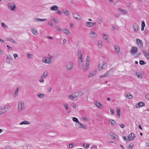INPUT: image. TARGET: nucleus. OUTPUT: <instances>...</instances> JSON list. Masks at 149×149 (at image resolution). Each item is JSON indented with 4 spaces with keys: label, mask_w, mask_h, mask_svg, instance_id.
Here are the masks:
<instances>
[{
    "label": "nucleus",
    "mask_w": 149,
    "mask_h": 149,
    "mask_svg": "<svg viewBox=\"0 0 149 149\" xmlns=\"http://www.w3.org/2000/svg\"><path fill=\"white\" fill-rule=\"evenodd\" d=\"M74 64L72 62L70 61L67 63L66 65V69L68 71H70L72 69Z\"/></svg>",
    "instance_id": "f03ea898"
},
{
    "label": "nucleus",
    "mask_w": 149,
    "mask_h": 149,
    "mask_svg": "<svg viewBox=\"0 0 149 149\" xmlns=\"http://www.w3.org/2000/svg\"><path fill=\"white\" fill-rule=\"evenodd\" d=\"M103 21V19L102 17L99 18L97 19V22L98 23L101 24Z\"/></svg>",
    "instance_id": "cd10ccee"
},
{
    "label": "nucleus",
    "mask_w": 149,
    "mask_h": 149,
    "mask_svg": "<svg viewBox=\"0 0 149 149\" xmlns=\"http://www.w3.org/2000/svg\"><path fill=\"white\" fill-rule=\"evenodd\" d=\"M51 19L52 20H53L54 22L56 23H58V21L56 20L54 17H52Z\"/></svg>",
    "instance_id": "8fccbe9b"
},
{
    "label": "nucleus",
    "mask_w": 149,
    "mask_h": 149,
    "mask_svg": "<svg viewBox=\"0 0 149 149\" xmlns=\"http://www.w3.org/2000/svg\"><path fill=\"white\" fill-rule=\"evenodd\" d=\"M84 146H85L86 148H88L89 147V145L87 143H86L85 144H84Z\"/></svg>",
    "instance_id": "338daca9"
},
{
    "label": "nucleus",
    "mask_w": 149,
    "mask_h": 149,
    "mask_svg": "<svg viewBox=\"0 0 149 149\" xmlns=\"http://www.w3.org/2000/svg\"><path fill=\"white\" fill-rule=\"evenodd\" d=\"M4 113L3 107H0V115Z\"/></svg>",
    "instance_id": "c9c22d12"
},
{
    "label": "nucleus",
    "mask_w": 149,
    "mask_h": 149,
    "mask_svg": "<svg viewBox=\"0 0 149 149\" xmlns=\"http://www.w3.org/2000/svg\"><path fill=\"white\" fill-rule=\"evenodd\" d=\"M7 40L10 41L12 42H13L15 43H17L16 42L14 41V40L12 39L8 38L7 39Z\"/></svg>",
    "instance_id": "c03bdc74"
},
{
    "label": "nucleus",
    "mask_w": 149,
    "mask_h": 149,
    "mask_svg": "<svg viewBox=\"0 0 149 149\" xmlns=\"http://www.w3.org/2000/svg\"><path fill=\"white\" fill-rule=\"evenodd\" d=\"M117 115L118 116H120V111L119 109H118L117 111Z\"/></svg>",
    "instance_id": "5fc2aeb1"
},
{
    "label": "nucleus",
    "mask_w": 149,
    "mask_h": 149,
    "mask_svg": "<svg viewBox=\"0 0 149 149\" xmlns=\"http://www.w3.org/2000/svg\"><path fill=\"white\" fill-rule=\"evenodd\" d=\"M18 88H17L15 91L13 95L15 97H16L18 95Z\"/></svg>",
    "instance_id": "7c9ffc66"
},
{
    "label": "nucleus",
    "mask_w": 149,
    "mask_h": 149,
    "mask_svg": "<svg viewBox=\"0 0 149 149\" xmlns=\"http://www.w3.org/2000/svg\"><path fill=\"white\" fill-rule=\"evenodd\" d=\"M136 74L138 77H139L140 78H141L143 76L140 73H136Z\"/></svg>",
    "instance_id": "a18cd8bd"
},
{
    "label": "nucleus",
    "mask_w": 149,
    "mask_h": 149,
    "mask_svg": "<svg viewBox=\"0 0 149 149\" xmlns=\"http://www.w3.org/2000/svg\"><path fill=\"white\" fill-rule=\"evenodd\" d=\"M14 57L15 58L18 56V55L16 54H14L13 55Z\"/></svg>",
    "instance_id": "774afa93"
},
{
    "label": "nucleus",
    "mask_w": 149,
    "mask_h": 149,
    "mask_svg": "<svg viewBox=\"0 0 149 149\" xmlns=\"http://www.w3.org/2000/svg\"><path fill=\"white\" fill-rule=\"evenodd\" d=\"M134 137H136L135 134L134 133H131L128 135V139L129 141H132L134 139Z\"/></svg>",
    "instance_id": "9d476101"
},
{
    "label": "nucleus",
    "mask_w": 149,
    "mask_h": 149,
    "mask_svg": "<svg viewBox=\"0 0 149 149\" xmlns=\"http://www.w3.org/2000/svg\"><path fill=\"white\" fill-rule=\"evenodd\" d=\"M118 10H119L121 13H122L124 14H125L126 13L125 10L124 9H122L121 8H118Z\"/></svg>",
    "instance_id": "58836bf2"
},
{
    "label": "nucleus",
    "mask_w": 149,
    "mask_h": 149,
    "mask_svg": "<svg viewBox=\"0 0 149 149\" xmlns=\"http://www.w3.org/2000/svg\"><path fill=\"white\" fill-rule=\"evenodd\" d=\"M55 28L56 29H57V30H59L60 31H62V29H60L59 27L58 26H55Z\"/></svg>",
    "instance_id": "6e6d98bb"
},
{
    "label": "nucleus",
    "mask_w": 149,
    "mask_h": 149,
    "mask_svg": "<svg viewBox=\"0 0 149 149\" xmlns=\"http://www.w3.org/2000/svg\"><path fill=\"white\" fill-rule=\"evenodd\" d=\"M89 34L90 37L92 39H95L97 38V34L94 32L90 31Z\"/></svg>",
    "instance_id": "423d86ee"
},
{
    "label": "nucleus",
    "mask_w": 149,
    "mask_h": 149,
    "mask_svg": "<svg viewBox=\"0 0 149 149\" xmlns=\"http://www.w3.org/2000/svg\"><path fill=\"white\" fill-rule=\"evenodd\" d=\"M97 43L98 46L100 48H101L102 47V42L100 40L97 41Z\"/></svg>",
    "instance_id": "c756f323"
},
{
    "label": "nucleus",
    "mask_w": 149,
    "mask_h": 149,
    "mask_svg": "<svg viewBox=\"0 0 149 149\" xmlns=\"http://www.w3.org/2000/svg\"><path fill=\"white\" fill-rule=\"evenodd\" d=\"M127 97H128L129 99H130L132 97V95L130 93H128L126 95Z\"/></svg>",
    "instance_id": "e433bc0d"
},
{
    "label": "nucleus",
    "mask_w": 149,
    "mask_h": 149,
    "mask_svg": "<svg viewBox=\"0 0 149 149\" xmlns=\"http://www.w3.org/2000/svg\"><path fill=\"white\" fill-rule=\"evenodd\" d=\"M139 63V64L141 65H143L146 63L144 61L142 60L140 61Z\"/></svg>",
    "instance_id": "37998d69"
},
{
    "label": "nucleus",
    "mask_w": 149,
    "mask_h": 149,
    "mask_svg": "<svg viewBox=\"0 0 149 149\" xmlns=\"http://www.w3.org/2000/svg\"><path fill=\"white\" fill-rule=\"evenodd\" d=\"M77 123L79 125H78V126H79V128H80V127L81 126H82V124L81 123H80V122H79V121H78Z\"/></svg>",
    "instance_id": "e2e57ef3"
},
{
    "label": "nucleus",
    "mask_w": 149,
    "mask_h": 149,
    "mask_svg": "<svg viewBox=\"0 0 149 149\" xmlns=\"http://www.w3.org/2000/svg\"><path fill=\"white\" fill-rule=\"evenodd\" d=\"M142 51L145 57L149 60V53L144 49H142Z\"/></svg>",
    "instance_id": "1a4fd4ad"
},
{
    "label": "nucleus",
    "mask_w": 149,
    "mask_h": 149,
    "mask_svg": "<svg viewBox=\"0 0 149 149\" xmlns=\"http://www.w3.org/2000/svg\"><path fill=\"white\" fill-rule=\"evenodd\" d=\"M75 93L76 95V96L78 97L81 96L83 94V93L81 91L76 92Z\"/></svg>",
    "instance_id": "5701e85b"
},
{
    "label": "nucleus",
    "mask_w": 149,
    "mask_h": 149,
    "mask_svg": "<svg viewBox=\"0 0 149 149\" xmlns=\"http://www.w3.org/2000/svg\"><path fill=\"white\" fill-rule=\"evenodd\" d=\"M33 20L38 21H46L47 19H40L38 18H34Z\"/></svg>",
    "instance_id": "412c9836"
},
{
    "label": "nucleus",
    "mask_w": 149,
    "mask_h": 149,
    "mask_svg": "<svg viewBox=\"0 0 149 149\" xmlns=\"http://www.w3.org/2000/svg\"><path fill=\"white\" fill-rule=\"evenodd\" d=\"M63 31L64 33L66 34H68L70 33L69 31L67 29H65Z\"/></svg>",
    "instance_id": "4c0bfd02"
},
{
    "label": "nucleus",
    "mask_w": 149,
    "mask_h": 149,
    "mask_svg": "<svg viewBox=\"0 0 149 149\" xmlns=\"http://www.w3.org/2000/svg\"><path fill=\"white\" fill-rule=\"evenodd\" d=\"M88 57H87V58H86V63L89 64V59H88Z\"/></svg>",
    "instance_id": "4d7b16f0"
},
{
    "label": "nucleus",
    "mask_w": 149,
    "mask_h": 149,
    "mask_svg": "<svg viewBox=\"0 0 149 149\" xmlns=\"http://www.w3.org/2000/svg\"><path fill=\"white\" fill-rule=\"evenodd\" d=\"M42 61L43 62L47 63L50 64L52 62V61L49 58H48L46 57H44L42 59Z\"/></svg>",
    "instance_id": "39448f33"
},
{
    "label": "nucleus",
    "mask_w": 149,
    "mask_h": 149,
    "mask_svg": "<svg viewBox=\"0 0 149 149\" xmlns=\"http://www.w3.org/2000/svg\"><path fill=\"white\" fill-rule=\"evenodd\" d=\"M86 25L89 27H91L92 26V22H87L86 23Z\"/></svg>",
    "instance_id": "2f4dec72"
},
{
    "label": "nucleus",
    "mask_w": 149,
    "mask_h": 149,
    "mask_svg": "<svg viewBox=\"0 0 149 149\" xmlns=\"http://www.w3.org/2000/svg\"><path fill=\"white\" fill-rule=\"evenodd\" d=\"M57 11H56V13L57 14H59V15H61V12L58 9V10H56Z\"/></svg>",
    "instance_id": "052dcab7"
},
{
    "label": "nucleus",
    "mask_w": 149,
    "mask_h": 149,
    "mask_svg": "<svg viewBox=\"0 0 149 149\" xmlns=\"http://www.w3.org/2000/svg\"><path fill=\"white\" fill-rule=\"evenodd\" d=\"M3 109L4 113H5L10 108V107L8 106H6L5 107H3Z\"/></svg>",
    "instance_id": "a211bd4d"
},
{
    "label": "nucleus",
    "mask_w": 149,
    "mask_h": 149,
    "mask_svg": "<svg viewBox=\"0 0 149 149\" xmlns=\"http://www.w3.org/2000/svg\"><path fill=\"white\" fill-rule=\"evenodd\" d=\"M72 120L74 122L77 123L79 121L78 119L77 118L75 117L72 118Z\"/></svg>",
    "instance_id": "a19ab883"
},
{
    "label": "nucleus",
    "mask_w": 149,
    "mask_h": 149,
    "mask_svg": "<svg viewBox=\"0 0 149 149\" xmlns=\"http://www.w3.org/2000/svg\"><path fill=\"white\" fill-rule=\"evenodd\" d=\"M145 105V104L144 102H139L137 104H136V107L138 108L140 107H141L144 106Z\"/></svg>",
    "instance_id": "ddd939ff"
},
{
    "label": "nucleus",
    "mask_w": 149,
    "mask_h": 149,
    "mask_svg": "<svg viewBox=\"0 0 149 149\" xmlns=\"http://www.w3.org/2000/svg\"><path fill=\"white\" fill-rule=\"evenodd\" d=\"M62 12L67 15H68L70 14L69 12L66 9H63Z\"/></svg>",
    "instance_id": "6ab92c4d"
},
{
    "label": "nucleus",
    "mask_w": 149,
    "mask_h": 149,
    "mask_svg": "<svg viewBox=\"0 0 149 149\" xmlns=\"http://www.w3.org/2000/svg\"><path fill=\"white\" fill-rule=\"evenodd\" d=\"M106 66V62L105 61H104L102 64H99L98 67L99 70H102L103 68L105 67Z\"/></svg>",
    "instance_id": "0eeeda50"
},
{
    "label": "nucleus",
    "mask_w": 149,
    "mask_h": 149,
    "mask_svg": "<svg viewBox=\"0 0 149 149\" xmlns=\"http://www.w3.org/2000/svg\"><path fill=\"white\" fill-rule=\"evenodd\" d=\"M37 96H38V97L39 98H43L44 96V95L43 94H39V93H37Z\"/></svg>",
    "instance_id": "473e14b6"
},
{
    "label": "nucleus",
    "mask_w": 149,
    "mask_h": 149,
    "mask_svg": "<svg viewBox=\"0 0 149 149\" xmlns=\"http://www.w3.org/2000/svg\"><path fill=\"white\" fill-rule=\"evenodd\" d=\"M136 42L139 48L140 49H142L143 48V44L142 40L139 39L137 38Z\"/></svg>",
    "instance_id": "20e7f679"
},
{
    "label": "nucleus",
    "mask_w": 149,
    "mask_h": 149,
    "mask_svg": "<svg viewBox=\"0 0 149 149\" xmlns=\"http://www.w3.org/2000/svg\"><path fill=\"white\" fill-rule=\"evenodd\" d=\"M112 70H110L108 71L106 73H105L106 75H107V77L109 76V75H110L111 74V72H112Z\"/></svg>",
    "instance_id": "72a5a7b5"
},
{
    "label": "nucleus",
    "mask_w": 149,
    "mask_h": 149,
    "mask_svg": "<svg viewBox=\"0 0 149 149\" xmlns=\"http://www.w3.org/2000/svg\"><path fill=\"white\" fill-rule=\"evenodd\" d=\"M8 8L11 11H14L16 7L15 4L13 3H8Z\"/></svg>",
    "instance_id": "7ed1b4c3"
},
{
    "label": "nucleus",
    "mask_w": 149,
    "mask_h": 149,
    "mask_svg": "<svg viewBox=\"0 0 149 149\" xmlns=\"http://www.w3.org/2000/svg\"><path fill=\"white\" fill-rule=\"evenodd\" d=\"M74 145V144L72 143H70L69 144V147L70 148H72L73 147V145Z\"/></svg>",
    "instance_id": "680f3d73"
},
{
    "label": "nucleus",
    "mask_w": 149,
    "mask_h": 149,
    "mask_svg": "<svg viewBox=\"0 0 149 149\" xmlns=\"http://www.w3.org/2000/svg\"><path fill=\"white\" fill-rule=\"evenodd\" d=\"M110 135L111 137L113 139H116V135L115 134L113 133H111L110 134Z\"/></svg>",
    "instance_id": "c85d7f7f"
},
{
    "label": "nucleus",
    "mask_w": 149,
    "mask_h": 149,
    "mask_svg": "<svg viewBox=\"0 0 149 149\" xmlns=\"http://www.w3.org/2000/svg\"><path fill=\"white\" fill-rule=\"evenodd\" d=\"M25 110V107L23 102L22 101H19L18 103V111L19 113H22Z\"/></svg>",
    "instance_id": "f257e3e1"
},
{
    "label": "nucleus",
    "mask_w": 149,
    "mask_h": 149,
    "mask_svg": "<svg viewBox=\"0 0 149 149\" xmlns=\"http://www.w3.org/2000/svg\"><path fill=\"white\" fill-rule=\"evenodd\" d=\"M31 32L34 35H35L38 34V31L37 30L34 28H32L31 29Z\"/></svg>",
    "instance_id": "4468645a"
},
{
    "label": "nucleus",
    "mask_w": 149,
    "mask_h": 149,
    "mask_svg": "<svg viewBox=\"0 0 149 149\" xmlns=\"http://www.w3.org/2000/svg\"><path fill=\"white\" fill-rule=\"evenodd\" d=\"M109 122H111V123L113 125H114L115 124H116V122L113 120H111L109 121Z\"/></svg>",
    "instance_id": "09e8293b"
},
{
    "label": "nucleus",
    "mask_w": 149,
    "mask_h": 149,
    "mask_svg": "<svg viewBox=\"0 0 149 149\" xmlns=\"http://www.w3.org/2000/svg\"><path fill=\"white\" fill-rule=\"evenodd\" d=\"M48 74V72L47 71L45 72L43 74L41 77V78H45L47 77Z\"/></svg>",
    "instance_id": "393cba45"
},
{
    "label": "nucleus",
    "mask_w": 149,
    "mask_h": 149,
    "mask_svg": "<svg viewBox=\"0 0 149 149\" xmlns=\"http://www.w3.org/2000/svg\"><path fill=\"white\" fill-rule=\"evenodd\" d=\"M6 62L8 63H10V60L8 56H7L6 57Z\"/></svg>",
    "instance_id": "ea45409f"
},
{
    "label": "nucleus",
    "mask_w": 149,
    "mask_h": 149,
    "mask_svg": "<svg viewBox=\"0 0 149 149\" xmlns=\"http://www.w3.org/2000/svg\"><path fill=\"white\" fill-rule=\"evenodd\" d=\"M133 27L134 31L137 32L139 29V26L137 24L136 22L134 23L133 24Z\"/></svg>",
    "instance_id": "9b49d317"
},
{
    "label": "nucleus",
    "mask_w": 149,
    "mask_h": 149,
    "mask_svg": "<svg viewBox=\"0 0 149 149\" xmlns=\"http://www.w3.org/2000/svg\"><path fill=\"white\" fill-rule=\"evenodd\" d=\"M44 78H41V79L39 80V81L40 83H43L44 81V80L43 79Z\"/></svg>",
    "instance_id": "69168bd1"
},
{
    "label": "nucleus",
    "mask_w": 149,
    "mask_h": 149,
    "mask_svg": "<svg viewBox=\"0 0 149 149\" xmlns=\"http://www.w3.org/2000/svg\"><path fill=\"white\" fill-rule=\"evenodd\" d=\"M69 98L73 100H77V97L73 96L72 95H70L68 96Z\"/></svg>",
    "instance_id": "dca6fc26"
},
{
    "label": "nucleus",
    "mask_w": 149,
    "mask_h": 149,
    "mask_svg": "<svg viewBox=\"0 0 149 149\" xmlns=\"http://www.w3.org/2000/svg\"><path fill=\"white\" fill-rule=\"evenodd\" d=\"M83 66L82 60H81L79 61V67L81 68Z\"/></svg>",
    "instance_id": "f704fd0d"
},
{
    "label": "nucleus",
    "mask_w": 149,
    "mask_h": 149,
    "mask_svg": "<svg viewBox=\"0 0 149 149\" xmlns=\"http://www.w3.org/2000/svg\"><path fill=\"white\" fill-rule=\"evenodd\" d=\"M89 64L86 63L85 66L84 67V70L86 71L89 68Z\"/></svg>",
    "instance_id": "bb28decb"
},
{
    "label": "nucleus",
    "mask_w": 149,
    "mask_h": 149,
    "mask_svg": "<svg viewBox=\"0 0 149 149\" xmlns=\"http://www.w3.org/2000/svg\"><path fill=\"white\" fill-rule=\"evenodd\" d=\"M80 127H81L82 128H83L85 129H87V126L86 125H84L83 124L82 125V126H81Z\"/></svg>",
    "instance_id": "49530a36"
},
{
    "label": "nucleus",
    "mask_w": 149,
    "mask_h": 149,
    "mask_svg": "<svg viewBox=\"0 0 149 149\" xmlns=\"http://www.w3.org/2000/svg\"><path fill=\"white\" fill-rule=\"evenodd\" d=\"M134 144L133 143H131L128 147L129 149H132V147L133 146Z\"/></svg>",
    "instance_id": "603ef678"
},
{
    "label": "nucleus",
    "mask_w": 149,
    "mask_h": 149,
    "mask_svg": "<svg viewBox=\"0 0 149 149\" xmlns=\"http://www.w3.org/2000/svg\"><path fill=\"white\" fill-rule=\"evenodd\" d=\"M145 97L146 99L149 100V94H146L145 95Z\"/></svg>",
    "instance_id": "bf43d9fd"
},
{
    "label": "nucleus",
    "mask_w": 149,
    "mask_h": 149,
    "mask_svg": "<svg viewBox=\"0 0 149 149\" xmlns=\"http://www.w3.org/2000/svg\"><path fill=\"white\" fill-rule=\"evenodd\" d=\"M114 49L116 53L118 54L120 52V48L118 45H114Z\"/></svg>",
    "instance_id": "2eb2a0df"
},
{
    "label": "nucleus",
    "mask_w": 149,
    "mask_h": 149,
    "mask_svg": "<svg viewBox=\"0 0 149 149\" xmlns=\"http://www.w3.org/2000/svg\"><path fill=\"white\" fill-rule=\"evenodd\" d=\"M30 124V123L29 121H26V120H24V121H22L21 123H20V125H22L23 124L28 125V124Z\"/></svg>",
    "instance_id": "b1692460"
},
{
    "label": "nucleus",
    "mask_w": 149,
    "mask_h": 149,
    "mask_svg": "<svg viewBox=\"0 0 149 149\" xmlns=\"http://www.w3.org/2000/svg\"><path fill=\"white\" fill-rule=\"evenodd\" d=\"M73 17L74 18L78 19H80V16L77 13H74L73 14Z\"/></svg>",
    "instance_id": "aec40b11"
},
{
    "label": "nucleus",
    "mask_w": 149,
    "mask_h": 149,
    "mask_svg": "<svg viewBox=\"0 0 149 149\" xmlns=\"http://www.w3.org/2000/svg\"><path fill=\"white\" fill-rule=\"evenodd\" d=\"M138 49L136 47L132 46L130 50V52L131 54H134L137 52Z\"/></svg>",
    "instance_id": "6e6552de"
},
{
    "label": "nucleus",
    "mask_w": 149,
    "mask_h": 149,
    "mask_svg": "<svg viewBox=\"0 0 149 149\" xmlns=\"http://www.w3.org/2000/svg\"><path fill=\"white\" fill-rule=\"evenodd\" d=\"M1 26L4 28H8V26L3 23H1Z\"/></svg>",
    "instance_id": "de8ad7c7"
},
{
    "label": "nucleus",
    "mask_w": 149,
    "mask_h": 149,
    "mask_svg": "<svg viewBox=\"0 0 149 149\" xmlns=\"http://www.w3.org/2000/svg\"><path fill=\"white\" fill-rule=\"evenodd\" d=\"M103 38L105 40H106L108 39V38L106 35L104 34L102 35Z\"/></svg>",
    "instance_id": "3c124183"
},
{
    "label": "nucleus",
    "mask_w": 149,
    "mask_h": 149,
    "mask_svg": "<svg viewBox=\"0 0 149 149\" xmlns=\"http://www.w3.org/2000/svg\"><path fill=\"white\" fill-rule=\"evenodd\" d=\"M141 26H143L144 27H145V24L144 21H143L142 22L141 24Z\"/></svg>",
    "instance_id": "13d9d810"
},
{
    "label": "nucleus",
    "mask_w": 149,
    "mask_h": 149,
    "mask_svg": "<svg viewBox=\"0 0 149 149\" xmlns=\"http://www.w3.org/2000/svg\"><path fill=\"white\" fill-rule=\"evenodd\" d=\"M94 74V73H93V72H91L89 75L88 76V78H90L91 77H92L94 75H95Z\"/></svg>",
    "instance_id": "79ce46f5"
},
{
    "label": "nucleus",
    "mask_w": 149,
    "mask_h": 149,
    "mask_svg": "<svg viewBox=\"0 0 149 149\" xmlns=\"http://www.w3.org/2000/svg\"><path fill=\"white\" fill-rule=\"evenodd\" d=\"M58 6L56 5H54L50 8V10H58Z\"/></svg>",
    "instance_id": "4be33fe9"
},
{
    "label": "nucleus",
    "mask_w": 149,
    "mask_h": 149,
    "mask_svg": "<svg viewBox=\"0 0 149 149\" xmlns=\"http://www.w3.org/2000/svg\"><path fill=\"white\" fill-rule=\"evenodd\" d=\"M63 106L65 108L66 111H67V113H69L71 112V111L70 110H69V108L68 107V106L67 104H64L63 105Z\"/></svg>",
    "instance_id": "a878e982"
},
{
    "label": "nucleus",
    "mask_w": 149,
    "mask_h": 149,
    "mask_svg": "<svg viewBox=\"0 0 149 149\" xmlns=\"http://www.w3.org/2000/svg\"><path fill=\"white\" fill-rule=\"evenodd\" d=\"M94 104L99 108L101 107L102 106V104L98 101H95Z\"/></svg>",
    "instance_id": "f8f14e48"
},
{
    "label": "nucleus",
    "mask_w": 149,
    "mask_h": 149,
    "mask_svg": "<svg viewBox=\"0 0 149 149\" xmlns=\"http://www.w3.org/2000/svg\"><path fill=\"white\" fill-rule=\"evenodd\" d=\"M77 56L79 57L80 59L81 60L82 59V55L80 50H78Z\"/></svg>",
    "instance_id": "f3484780"
},
{
    "label": "nucleus",
    "mask_w": 149,
    "mask_h": 149,
    "mask_svg": "<svg viewBox=\"0 0 149 149\" xmlns=\"http://www.w3.org/2000/svg\"><path fill=\"white\" fill-rule=\"evenodd\" d=\"M110 112L113 115L114 113V111L113 109H111L110 110Z\"/></svg>",
    "instance_id": "0e129e2a"
},
{
    "label": "nucleus",
    "mask_w": 149,
    "mask_h": 149,
    "mask_svg": "<svg viewBox=\"0 0 149 149\" xmlns=\"http://www.w3.org/2000/svg\"><path fill=\"white\" fill-rule=\"evenodd\" d=\"M91 148L92 149H97V146L95 145H93Z\"/></svg>",
    "instance_id": "864d4df0"
}]
</instances>
